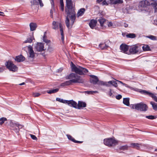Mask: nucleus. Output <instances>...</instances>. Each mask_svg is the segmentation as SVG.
Wrapping results in <instances>:
<instances>
[{"label": "nucleus", "mask_w": 157, "mask_h": 157, "mask_svg": "<svg viewBox=\"0 0 157 157\" xmlns=\"http://www.w3.org/2000/svg\"><path fill=\"white\" fill-rule=\"evenodd\" d=\"M71 68L72 71L75 72L76 73H71L69 75L66 77V79H71V80L65 81L67 86L71 85L72 83H83L84 82V80L79 75H84V73H86L88 72V70L85 68L79 66V67H76L75 65L72 62Z\"/></svg>", "instance_id": "obj_1"}, {"label": "nucleus", "mask_w": 157, "mask_h": 157, "mask_svg": "<svg viewBox=\"0 0 157 157\" xmlns=\"http://www.w3.org/2000/svg\"><path fill=\"white\" fill-rule=\"evenodd\" d=\"M66 5L65 8V12L67 14L65 23L66 26L69 28L70 25L71 28L74 24L76 19L75 8V5L73 4L71 0H66Z\"/></svg>", "instance_id": "obj_2"}, {"label": "nucleus", "mask_w": 157, "mask_h": 157, "mask_svg": "<svg viewBox=\"0 0 157 157\" xmlns=\"http://www.w3.org/2000/svg\"><path fill=\"white\" fill-rule=\"evenodd\" d=\"M5 65L7 68L10 71L15 72L18 70V67L11 61L9 60L7 61Z\"/></svg>", "instance_id": "obj_3"}, {"label": "nucleus", "mask_w": 157, "mask_h": 157, "mask_svg": "<svg viewBox=\"0 0 157 157\" xmlns=\"http://www.w3.org/2000/svg\"><path fill=\"white\" fill-rule=\"evenodd\" d=\"M104 144L109 147H111L113 145H116L118 143V142L112 138L104 139Z\"/></svg>", "instance_id": "obj_4"}, {"label": "nucleus", "mask_w": 157, "mask_h": 157, "mask_svg": "<svg viewBox=\"0 0 157 157\" xmlns=\"http://www.w3.org/2000/svg\"><path fill=\"white\" fill-rule=\"evenodd\" d=\"M147 108V105L143 103L140 102L135 104V109L137 110L146 111Z\"/></svg>", "instance_id": "obj_5"}, {"label": "nucleus", "mask_w": 157, "mask_h": 157, "mask_svg": "<svg viewBox=\"0 0 157 157\" xmlns=\"http://www.w3.org/2000/svg\"><path fill=\"white\" fill-rule=\"evenodd\" d=\"M140 92L142 94L148 95L149 97H151L155 101L157 102V97L155 96L154 94L145 90H142Z\"/></svg>", "instance_id": "obj_6"}, {"label": "nucleus", "mask_w": 157, "mask_h": 157, "mask_svg": "<svg viewBox=\"0 0 157 157\" xmlns=\"http://www.w3.org/2000/svg\"><path fill=\"white\" fill-rule=\"evenodd\" d=\"M129 51L131 54L137 53L139 52V47L136 45L131 46L129 48Z\"/></svg>", "instance_id": "obj_7"}, {"label": "nucleus", "mask_w": 157, "mask_h": 157, "mask_svg": "<svg viewBox=\"0 0 157 157\" xmlns=\"http://www.w3.org/2000/svg\"><path fill=\"white\" fill-rule=\"evenodd\" d=\"M6 123V124H7V125L9 126L10 129L12 130H14L15 127L17 126L18 124L13 123L11 120H8Z\"/></svg>", "instance_id": "obj_8"}, {"label": "nucleus", "mask_w": 157, "mask_h": 157, "mask_svg": "<svg viewBox=\"0 0 157 157\" xmlns=\"http://www.w3.org/2000/svg\"><path fill=\"white\" fill-rule=\"evenodd\" d=\"M90 76L91 78L90 79V82L93 84L94 85H95L98 83V77L94 75H90Z\"/></svg>", "instance_id": "obj_9"}, {"label": "nucleus", "mask_w": 157, "mask_h": 157, "mask_svg": "<svg viewBox=\"0 0 157 157\" xmlns=\"http://www.w3.org/2000/svg\"><path fill=\"white\" fill-rule=\"evenodd\" d=\"M44 44L41 43H38L35 47L36 51L38 52H42L44 51Z\"/></svg>", "instance_id": "obj_10"}, {"label": "nucleus", "mask_w": 157, "mask_h": 157, "mask_svg": "<svg viewBox=\"0 0 157 157\" xmlns=\"http://www.w3.org/2000/svg\"><path fill=\"white\" fill-rule=\"evenodd\" d=\"M150 2L147 0L140 1L139 3V6L141 7H146L150 5Z\"/></svg>", "instance_id": "obj_11"}, {"label": "nucleus", "mask_w": 157, "mask_h": 157, "mask_svg": "<svg viewBox=\"0 0 157 157\" xmlns=\"http://www.w3.org/2000/svg\"><path fill=\"white\" fill-rule=\"evenodd\" d=\"M121 50L124 53H126L129 49V46L125 44H122L120 46Z\"/></svg>", "instance_id": "obj_12"}, {"label": "nucleus", "mask_w": 157, "mask_h": 157, "mask_svg": "<svg viewBox=\"0 0 157 157\" xmlns=\"http://www.w3.org/2000/svg\"><path fill=\"white\" fill-rule=\"evenodd\" d=\"M86 103L81 101H78V105H77V108L78 109H83L86 107Z\"/></svg>", "instance_id": "obj_13"}, {"label": "nucleus", "mask_w": 157, "mask_h": 157, "mask_svg": "<svg viewBox=\"0 0 157 157\" xmlns=\"http://www.w3.org/2000/svg\"><path fill=\"white\" fill-rule=\"evenodd\" d=\"M97 18H96V19ZM97 23V20H95L94 19H92L90 20L89 23V25L92 29H93L94 27L96 26Z\"/></svg>", "instance_id": "obj_14"}, {"label": "nucleus", "mask_w": 157, "mask_h": 157, "mask_svg": "<svg viewBox=\"0 0 157 157\" xmlns=\"http://www.w3.org/2000/svg\"><path fill=\"white\" fill-rule=\"evenodd\" d=\"M67 104L73 107L76 109L77 108V103L73 100H67Z\"/></svg>", "instance_id": "obj_15"}, {"label": "nucleus", "mask_w": 157, "mask_h": 157, "mask_svg": "<svg viewBox=\"0 0 157 157\" xmlns=\"http://www.w3.org/2000/svg\"><path fill=\"white\" fill-rule=\"evenodd\" d=\"M25 59V58L22 55L16 56L15 59V60L18 62H23Z\"/></svg>", "instance_id": "obj_16"}, {"label": "nucleus", "mask_w": 157, "mask_h": 157, "mask_svg": "<svg viewBox=\"0 0 157 157\" xmlns=\"http://www.w3.org/2000/svg\"><path fill=\"white\" fill-rule=\"evenodd\" d=\"M100 24L101 27H103L104 24H106V20L104 18L102 17H100L97 20Z\"/></svg>", "instance_id": "obj_17"}, {"label": "nucleus", "mask_w": 157, "mask_h": 157, "mask_svg": "<svg viewBox=\"0 0 157 157\" xmlns=\"http://www.w3.org/2000/svg\"><path fill=\"white\" fill-rule=\"evenodd\" d=\"M86 10L84 8H82L79 10L77 13V17H79L80 16H82Z\"/></svg>", "instance_id": "obj_18"}, {"label": "nucleus", "mask_w": 157, "mask_h": 157, "mask_svg": "<svg viewBox=\"0 0 157 157\" xmlns=\"http://www.w3.org/2000/svg\"><path fill=\"white\" fill-rule=\"evenodd\" d=\"M28 48L29 53V57L32 58H33L35 56V55L32 47L31 46H28Z\"/></svg>", "instance_id": "obj_19"}, {"label": "nucleus", "mask_w": 157, "mask_h": 157, "mask_svg": "<svg viewBox=\"0 0 157 157\" xmlns=\"http://www.w3.org/2000/svg\"><path fill=\"white\" fill-rule=\"evenodd\" d=\"M29 26L30 30L31 31H34L36 30L37 26L36 24L34 23H31L30 24Z\"/></svg>", "instance_id": "obj_20"}, {"label": "nucleus", "mask_w": 157, "mask_h": 157, "mask_svg": "<svg viewBox=\"0 0 157 157\" xmlns=\"http://www.w3.org/2000/svg\"><path fill=\"white\" fill-rule=\"evenodd\" d=\"M97 84L100 85L105 86H109V85L108 84V82H105L101 81H99V80Z\"/></svg>", "instance_id": "obj_21"}, {"label": "nucleus", "mask_w": 157, "mask_h": 157, "mask_svg": "<svg viewBox=\"0 0 157 157\" xmlns=\"http://www.w3.org/2000/svg\"><path fill=\"white\" fill-rule=\"evenodd\" d=\"M17 126L15 127L14 130H13L16 133H17L19 132L20 128H21L23 126L22 125L17 124Z\"/></svg>", "instance_id": "obj_22"}, {"label": "nucleus", "mask_w": 157, "mask_h": 157, "mask_svg": "<svg viewBox=\"0 0 157 157\" xmlns=\"http://www.w3.org/2000/svg\"><path fill=\"white\" fill-rule=\"evenodd\" d=\"M123 103L127 106H129V98H124L123 101Z\"/></svg>", "instance_id": "obj_23"}, {"label": "nucleus", "mask_w": 157, "mask_h": 157, "mask_svg": "<svg viewBox=\"0 0 157 157\" xmlns=\"http://www.w3.org/2000/svg\"><path fill=\"white\" fill-rule=\"evenodd\" d=\"M46 33V32H45L43 37V40L44 42H45L47 44H48L50 43L51 41L50 40H48L47 39V36L45 35Z\"/></svg>", "instance_id": "obj_24"}, {"label": "nucleus", "mask_w": 157, "mask_h": 157, "mask_svg": "<svg viewBox=\"0 0 157 157\" xmlns=\"http://www.w3.org/2000/svg\"><path fill=\"white\" fill-rule=\"evenodd\" d=\"M59 23L55 21H53L52 22V25L53 26L52 29H56L58 28Z\"/></svg>", "instance_id": "obj_25"}, {"label": "nucleus", "mask_w": 157, "mask_h": 157, "mask_svg": "<svg viewBox=\"0 0 157 157\" xmlns=\"http://www.w3.org/2000/svg\"><path fill=\"white\" fill-rule=\"evenodd\" d=\"M144 51H149L151 50L150 47L147 45H144L142 47Z\"/></svg>", "instance_id": "obj_26"}, {"label": "nucleus", "mask_w": 157, "mask_h": 157, "mask_svg": "<svg viewBox=\"0 0 157 157\" xmlns=\"http://www.w3.org/2000/svg\"><path fill=\"white\" fill-rule=\"evenodd\" d=\"M126 37L128 38H134L136 37V35L134 33H129L126 34Z\"/></svg>", "instance_id": "obj_27"}, {"label": "nucleus", "mask_w": 157, "mask_h": 157, "mask_svg": "<svg viewBox=\"0 0 157 157\" xmlns=\"http://www.w3.org/2000/svg\"><path fill=\"white\" fill-rule=\"evenodd\" d=\"M59 89L58 88H56V89L51 90L47 91V93L49 94H51L55 93L58 91Z\"/></svg>", "instance_id": "obj_28"}, {"label": "nucleus", "mask_w": 157, "mask_h": 157, "mask_svg": "<svg viewBox=\"0 0 157 157\" xmlns=\"http://www.w3.org/2000/svg\"><path fill=\"white\" fill-rule=\"evenodd\" d=\"M132 147L139 149L140 148V144L137 143H132L131 144Z\"/></svg>", "instance_id": "obj_29"}, {"label": "nucleus", "mask_w": 157, "mask_h": 157, "mask_svg": "<svg viewBox=\"0 0 157 157\" xmlns=\"http://www.w3.org/2000/svg\"><path fill=\"white\" fill-rule=\"evenodd\" d=\"M108 84H109V86L110 84L112 85L115 87H117V86L116 82L114 81H110L108 82Z\"/></svg>", "instance_id": "obj_30"}, {"label": "nucleus", "mask_w": 157, "mask_h": 157, "mask_svg": "<svg viewBox=\"0 0 157 157\" xmlns=\"http://www.w3.org/2000/svg\"><path fill=\"white\" fill-rule=\"evenodd\" d=\"M108 46L106 45L105 44H101L99 45V48L102 50H104L105 49H107L108 47Z\"/></svg>", "instance_id": "obj_31"}, {"label": "nucleus", "mask_w": 157, "mask_h": 157, "mask_svg": "<svg viewBox=\"0 0 157 157\" xmlns=\"http://www.w3.org/2000/svg\"><path fill=\"white\" fill-rule=\"evenodd\" d=\"M150 4L154 9L155 12H157V3L155 2Z\"/></svg>", "instance_id": "obj_32"}, {"label": "nucleus", "mask_w": 157, "mask_h": 157, "mask_svg": "<svg viewBox=\"0 0 157 157\" xmlns=\"http://www.w3.org/2000/svg\"><path fill=\"white\" fill-rule=\"evenodd\" d=\"M150 104L152 105L153 109L155 110H157V104L155 103L154 102L151 101Z\"/></svg>", "instance_id": "obj_33"}, {"label": "nucleus", "mask_w": 157, "mask_h": 157, "mask_svg": "<svg viewBox=\"0 0 157 157\" xmlns=\"http://www.w3.org/2000/svg\"><path fill=\"white\" fill-rule=\"evenodd\" d=\"M60 9L61 11L63 12L64 11V5L63 3V0H60Z\"/></svg>", "instance_id": "obj_34"}, {"label": "nucleus", "mask_w": 157, "mask_h": 157, "mask_svg": "<svg viewBox=\"0 0 157 157\" xmlns=\"http://www.w3.org/2000/svg\"><path fill=\"white\" fill-rule=\"evenodd\" d=\"M146 37L149 38L151 40H156L157 37L156 36L153 35H150L148 36H147Z\"/></svg>", "instance_id": "obj_35"}, {"label": "nucleus", "mask_w": 157, "mask_h": 157, "mask_svg": "<svg viewBox=\"0 0 157 157\" xmlns=\"http://www.w3.org/2000/svg\"><path fill=\"white\" fill-rule=\"evenodd\" d=\"M33 36H30L29 38L27 39L26 40H25L24 42V43H31L33 41Z\"/></svg>", "instance_id": "obj_36"}, {"label": "nucleus", "mask_w": 157, "mask_h": 157, "mask_svg": "<svg viewBox=\"0 0 157 157\" xmlns=\"http://www.w3.org/2000/svg\"><path fill=\"white\" fill-rule=\"evenodd\" d=\"M57 101H59V102L63 103H67V100H63V99H61L59 98H57L56 99Z\"/></svg>", "instance_id": "obj_37"}, {"label": "nucleus", "mask_w": 157, "mask_h": 157, "mask_svg": "<svg viewBox=\"0 0 157 157\" xmlns=\"http://www.w3.org/2000/svg\"><path fill=\"white\" fill-rule=\"evenodd\" d=\"M128 146L127 145L121 146L119 147V149L120 150H127L128 149Z\"/></svg>", "instance_id": "obj_38"}, {"label": "nucleus", "mask_w": 157, "mask_h": 157, "mask_svg": "<svg viewBox=\"0 0 157 157\" xmlns=\"http://www.w3.org/2000/svg\"><path fill=\"white\" fill-rule=\"evenodd\" d=\"M7 121V119L5 117H2L0 118V125H2L6 121Z\"/></svg>", "instance_id": "obj_39"}, {"label": "nucleus", "mask_w": 157, "mask_h": 157, "mask_svg": "<svg viewBox=\"0 0 157 157\" xmlns=\"http://www.w3.org/2000/svg\"><path fill=\"white\" fill-rule=\"evenodd\" d=\"M67 136L68 138V139L72 141L73 142H75V139L73 137L69 135H67Z\"/></svg>", "instance_id": "obj_40"}, {"label": "nucleus", "mask_w": 157, "mask_h": 157, "mask_svg": "<svg viewBox=\"0 0 157 157\" xmlns=\"http://www.w3.org/2000/svg\"><path fill=\"white\" fill-rule=\"evenodd\" d=\"M85 93H86L88 94H93L94 93H98V91H85L84 92Z\"/></svg>", "instance_id": "obj_41"}, {"label": "nucleus", "mask_w": 157, "mask_h": 157, "mask_svg": "<svg viewBox=\"0 0 157 157\" xmlns=\"http://www.w3.org/2000/svg\"><path fill=\"white\" fill-rule=\"evenodd\" d=\"M114 5L121 4L123 2L122 0H114Z\"/></svg>", "instance_id": "obj_42"}, {"label": "nucleus", "mask_w": 157, "mask_h": 157, "mask_svg": "<svg viewBox=\"0 0 157 157\" xmlns=\"http://www.w3.org/2000/svg\"><path fill=\"white\" fill-rule=\"evenodd\" d=\"M51 3V7L52 9L53 10L55 11V5H54V1L53 0H50Z\"/></svg>", "instance_id": "obj_43"}, {"label": "nucleus", "mask_w": 157, "mask_h": 157, "mask_svg": "<svg viewBox=\"0 0 157 157\" xmlns=\"http://www.w3.org/2000/svg\"><path fill=\"white\" fill-rule=\"evenodd\" d=\"M146 117L151 120H153L155 118V117L152 115L147 116H146Z\"/></svg>", "instance_id": "obj_44"}, {"label": "nucleus", "mask_w": 157, "mask_h": 157, "mask_svg": "<svg viewBox=\"0 0 157 157\" xmlns=\"http://www.w3.org/2000/svg\"><path fill=\"white\" fill-rule=\"evenodd\" d=\"M106 24H107L108 27H112L113 25V23L111 22H109L108 21H106Z\"/></svg>", "instance_id": "obj_45"}, {"label": "nucleus", "mask_w": 157, "mask_h": 157, "mask_svg": "<svg viewBox=\"0 0 157 157\" xmlns=\"http://www.w3.org/2000/svg\"><path fill=\"white\" fill-rule=\"evenodd\" d=\"M101 4L104 6V5H108V3L107 2L106 0H103L102 2H101Z\"/></svg>", "instance_id": "obj_46"}, {"label": "nucleus", "mask_w": 157, "mask_h": 157, "mask_svg": "<svg viewBox=\"0 0 157 157\" xmlns=\"http://www.w3.org/2000/svg\"><path fill=\"white\" fill-rule=\"evenodd\" d=\"M30 136H31V138L34 140H37V137L34 135H32V134H31L30 135Z\"/></svg>", "instance_id": "obj_47"}, {"label": "nucleus", "mask_w": 157, "mask_h": 157, "mask_svg": "<svg viewBox=\"0 0 157 157\" xmlns=\"http://www.w3.org/2000/svg\"><path fill=\"white\" fill-rule=\"evenodd\" d=\"M114 0H109L108 1V2L109 4L114 5Z\"/></svg>", "instance_id": "obj_48"}, {"label": "nucleus", "mask_w": 157, "mask_h": 157, "mask_svg": "<svg viewBox=\"0 0 157 157\" xmlns=\"http://www.w3.org/2000/svg\"><path fill=\"white\" fill-rule=\"evenodd\" d=\"M40 95V94L39 93H36L33 94V96L34 97H38Z\"/></svg>", "instance_id": "obj_49"}, {"label": "nucleus", "mask_w": 157, "mask_h": 157, "mask_svg": "<svg viewBox=\"0 0 157 157\" xmlns=\"http://www.w3.org/2000/svg\"><path fill=\"white\" fill-rule=\"evenodd\" d=\"M122 96L121 94H118V95L116 96V98L117 100H120L122 98Z\"/></svg>", "instance_id": "obj_50"}, {"label": "nucleus", "mask_w": 157, "mask_h": 157, "mask_svg": "<svg viewBox=\"0 0 157 157\" xmlns=\"http://www.w3.org/2000/svg\"><path fill=\"white\" fill-rule=\"evenodd\" d=\"M112 90L109 89V95L110 96H112V97H113V95H112Z\"/></svg>", "instance_id": "obj_51"}, {"label": "nucleus", "mask_w": 157, "mask_h": 157, "mask_svg": "<svg viewBox=\"0 0 157 157\" xmlns=\"http://www.w3.org/2000/svg\"><path fill=\"white\" fill-rule=\"evenodd\" d=\"M53 10L52 8H51V9L50 10V17L52 18H53Z\"/></svg>", "instance_id": "obj_52"}, {"label": "nucleus", "mask_w": 157, "mask_h": 157, "mask_svg": "<svg viewBox=\"0 0 157 157\" xmlns=\"http://www.w3.org/2000/svg\"><path fill=\"white\" fill-rule=\"evenodd\" d=\"M33 5H37L38 4V2L36 0H33Z\"/></svg>", "instance_id": "obj_53"}, {"label": "nucleus", "mask_w": 157, "mask_h": 157, "mask_svg": "<svg viewBox=\"0 0 157 157\" xmlns=\"http://www.w3.org/2000/svg\"><path fill=\"white\" fill-rule=\"evenodd\" d=\"M67 86L66 85V83L65 82L63 83H62L60 84V86Z\"/></svg>", "instance_id": "obj_54"}, {"label": "nucleus", "mask_w": 157, "mask_h": 157, "mask_svg": "<svg viewBox=\"0 0 157 157\" xmlns=\"http://www.w3.org/2000/svg\"><path fill=\"white\" fill-rule=\"evenodd\" d=\"M130 107L132 109H135V104L131 105H130Z\"/></svg>", "instance_id": "obj_55"}, {"label": "nucleus", "mask_w": 157, "mask_h": 157, "mask_svg": "<svg viewBox=\"0 0 157 157\" xmlns=\"http://www.w3.org/2000/svg\"><path fill=\"white\" fill-rule=\"evenodd\" d=\"M38 1L39 2L40 6H43L44 5L42 2V0H40V1Z\"/></svg>", "instance_id": "obj_56"}, {"label": "nucleus", "mask_w": 157, "mask_h": 157, "mask_svg": "<svg viewBox=\"0 0 157 157\" xmlns=\"http://www.w3.org/2000/svg\"><path fill=\"white\" fill-rule=\"evenodd\" d=\"M48 49L50 52L52 51L53 50V48L51 47H49Z\"/></svg>", "instance_id": "obj_57"}, {"label": "nucleus", "mask_w": 157, "mask_h": 157, "mask_svg": "<svg viewBox=\"0 0 157 157\" xmlns=\"http://www.w3.org/2000/svg\"><path fill=\"white\" fill-rule=\"evenodd\" d=\"M82 142H83V141H77V140H75V141L74 143L81 144V143H82Z\"/></svg>", "instance_id": "obj_58"}, {"label": "nucleus", "mask_w": 157, "mask_h": 157, "mask_svg": "<svg viewBox=\"0 0 157 157\" xmlns=\"http://www.w3.org/2000/svg\"><path fill=\"white\" fill-rule=\"evenodd\" d=\"M60 32L61 35L63 34V28L60 29Z\"/></svg>", "instance_id": "obj_59"}, {"label": "nucleus", "mask_w": 157, "mask_h": 157, "mask_svg": "<svg viewBox=\"0 0 157 157\" xmlns=\"http://www.w3.org/2000/svg\"><path fill=\"white\" fill-rule=\"evenodd\" d=\"M103 0H97L96 2L98 3H100Z\"/></svg>", "instance_id": "obj_60"}, {"label": "nucleus", "mask_w": 157, "mask_h": 157, "mask_svg": "<svg viewBox=\"0 0 157 157\" xmlns=\"http://www.w3.org/2000/svg\"><path fill=\"white\" fill-rule=\"evenodd\" d=\"M125 87L128 88H130V89H132V87H131L130 86L128 85L127 84H126V85L125 86Z\"/></svg>", "instance_id": "obj_61"}, {"label": "nucleus", "mask_w": 157, "mask_h": 157, "mask_svg": "<svg viewBox=\"0 0 157 157\" xmlns=\"http://www.w3.org/2000/svg\"><path fill=\"white\" fill-rule=\"evenodd\" d=\"M124 26L125 28H127L128 27V24L124 23Z\"/></svg>", "instance_id": "obj_62"}, {"label": "nucleus", "mask_w": 157, "mask_h": 157, "mask_svg": "<svg viewBox=\"0 0 157 157\" xmlns=\"http://www.w3.org/2000/svg\"><path fill=\"white\" fill-rule=\"evenodd\" d=\"M61 40H62V41L63 42V41H64V34H63V35H61Z\"/></svg>", "instance_id": "obj_63"}, {"label": "nucleus", "mask_w": 157, "mask_h": 157, "mask_svg": "<svg viewBox=\"0 0 157 157\" xmlns=\"http://www.w3.org/2000/svg\"><path fill=\"white\" fill-rule=\"evenodd\" d=\"M59 25L60 29L61 28H63V26L61 23H59Z\"/></svg>", "instance_id": "obj_64"}]
</instances>
